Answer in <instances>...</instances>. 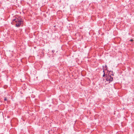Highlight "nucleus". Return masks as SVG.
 Wrapping results in <instances>:
<instances>
[{
  "instance_id": "2",
  "label": "nucleus",
  "mask_w": 134,
  "mask_h": 134,
  "mask_svg": "<svg viewBox=\"0 0 134 134\" xmlns=\"http://www.w3.org/2000/svg\"><path fill=\"white\" fill-rule=\"evenodd\" d=\"M105 79L107 81H109V83L112 81L113 80V77L111 76V75H109L106 76Z\"/></svg>"
},
{
  "instance_id": "1",
  "label": "nucleus",
  "mask_w": 134,
  "mask_h": 134,
  "mask_svg": "<svg viewBox=\"0 0 134 134\" xmlns=\"http://www.w3.org/2000/svg\"><path fill=\"white\" fill-rule=\"evenodd\" d=\"M13 21H15L16 23L15 24V26L17 27H19L20 26L21 23L22 22V20L21 19H19L18 18H16L13 19Z\"/></svg>"
},
{
  "instance_id": "8",
  "label": "nucleus",
  "mask_w": 134,
  "mask_h": 134,
  "mask_svg": "<svg viewBox=\"0 0 134 134\" xmlns=\"http://www.w3.org/2000/svg\"><path fill=\"white\" fill-rule=\"evenodd\" d=\"M130 41H131L132 42V41H133V40H132V39H131V40H130Z\"/></svg>"
},
{
  "instance_id": "6",
  "label": "nucleus",
  "mask_w": 134,
  "mask_h": 134,
  "mask_svg": "<svg viewBox=\"0 0 134 134\" xmlns=\"http://www.w3.org/2000/svg\"><path fill=\"white\" fill-rule=\"evenodd\" d=\"M105 76V73H104L103 75V77H104Z\"/></svg>"
},
{
  "instance_id": "7",
  "label": "nucleus",
  "mask_w": 134,
  "mask_h": 134,
  "mask_svg": "<svg viewBox=\"0 0 134 134\" xmlns=\"http://www.w3.org/2000/svg\"><path fill=\"white\" fill-rule=\"evenodd\" d=\"M103 72H104V73H105L104 70V69H103Z\"/></svg>"
},
{
  "instance_id": "3",
  "label": "nucleus",
  "mask_w": 134,
  "mask_h": 134,
  "mask_svg": "<svg viewBox=\"0 0 134 134\" xmlns=\"http://www.w3.org/2000/svg\"><path fill=\"white\" fill-rule=\"evenodd\" d=\"M4 100L5 101H6L7 100V99L6 97H4Z\"/></svg>"
},
{
  "instance_id": "5",
  "label": "nucleus",
  "mask_w": 134,
  "mask_h": 134,
  "mask_svg": "<svg viewBox=\"0 0 134 134\" xmlns=\"http://www.w3.org/2000/svg\"><path fill=\"white\" fill-rule=\"evenodd\" d=\"M52 52L53 53H54L55 52V50H52Z\"/></svg>"
},
{
  "instance_id": "4",
  "label": "nucleus",
  "mask_w": 134,
  "mask_h": 134,
  "mask_svg": "<svg viewBox=\"0 0 134 134\" xmlns=\"http://www.w3.org/2000/svg\"><path fill=\"white\" fill-rule=\"evenodd\" d=\"M105 68L106 69H107L108 68L107 66L106 65H105Z\"/></svg>"
}]
</instances>
